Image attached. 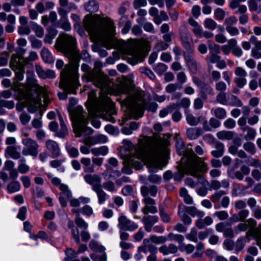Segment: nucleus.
<instances>
[{
  "instance_id": "f257e3e1",
  "label": "nucleus",
  "mask_w": 261,
  "mask_h": 261,
  "mask_svg": "<svg viewBox=\"0 0 261 261\" xmlns=\"http://www.w3.org/2000/svg\"><path fill=\"white\" fill-rule=\"evenodd\" d=\"M75 38L67 34H60L57 39L55 47L63 52L71 61L61 72V86L68 94H76L80 86L77 74L78 63L75 53Z\"/></svg>"
},
{
  "instance_id": "f03ea898",
  "label": "nucleus",
  "mask_w": 261,
  "mask_h": 261,
  "mask_svg": "<svg viewBox=\"0 0 261 261\" xmlns=\"http://www.w3.org/2000/svg\"><path fill=\"white\" fill-rule=\"evenodd\" d=\"M83 24L92 38L104 44L115 34L114 23L108 17L102 18L97 15H87L83 19Z\"/></svg>"
},
{
  "instance_id": "7ed1b4c3",
  "label": "nucleus",
  "mask_w": 261,
  "mask_h": 261,
  "mask_svg": "<svg viewBox=\"0 0 261 261\" xmlns=\"http://www.w3.org/2000/svg\"><path fill=\"white\" fill-rule=\"evenodd\" d=\"M134 87L133 79L127 77L120 85L119 90L121 93L128 94L122 101V105L126 107L130 116L135 119H138L143 116L144 101L140 94L132 93Z\"/></svg>"
},
{
  "instance_id": "20e7f679",
  "label": "nucleus",
  "mask_w": 261,
  "mask_h": 261,
  "mask_svg": "<svg viewBox=\"0 0 261 261\" xmlns=\"http://www.w3.org/2000/svg\"><path fill=\"white\" fill-rule=\"evenodd\" d=\"M100 89L101 92L98 99L96 98L95 91L92 90L88 93V101L90 106H88L87 109L89 115L91 117L102 116L106 113L108 107L111 103V99L106 94L111 92L112 83L109 89Z\"/></svg>"
},
{
  "instance_id": "39448f33",
  "label": "nucleus",
  "mask_w": 261,
  "mask_h": 261,
  "mask_svg": "<svg viewBox=\"0 0 261 261\" xmlns=\"http://www.w3.org/2000/svg\"><path fill=\"white\" fill-rule=\"evenodd\" d=\"M162 148L158 143H151L144 156L145 163L151 172L164 167L167 163L162 156Z\"/></svg>"
},
{
  "instance_id": "423d86ee",
  "label": "nucleus",
  "mask_w": 261,
  "mask_h": 261,
  "mask_svg": "<svg viewBox=\"0 0 261 261\" xmlns=\"http://www.w3.org/2000/svg\"><path fill=\"white\" fill-rule=\"evenodd\" d=\"M70 115L76 137H80L83 134L88 135L92 134V129L87 126L89 119L87 113L83 111L82 107L77 106L70 113Z\"/></svg>"
},
{
  "instance_id": "0eeeda50",
  "label": "nucleus",
  "mask_w": 261,
  "mask_h": 261,
  "mask_svg": "<svg viewBox=\"0 0 261 261\" xmlns=\"http://www.w3.org/2000/svg\"><path fill=\"white\" fill-rule=\"evenodd\" d=\"M179 35L181 44L186 49V52L184 54V58L191 72L195 74L197 71V64L192 57L194 49L190 44L189 40L190 34L186 25L183 24L180 27Z\"/></svg>"
},
{
  "instance_id": "6e6552de",
  "label": "nucleus",
  "mask_w": 261,
  "mask_h": 261,
  "mask_svg": "<svg viewBox=\"0 0 261 261\" xmlns=\"http://www.w3.org/2000/svg\"><path fill=\"white\" fill-rule=\"evenodd\" d=\"M81 69L83 71L87 72V80L92 82L95 86L104 90H108L110 88L111 83V80L108 75L104 74L100 69L96 68L90 71V67L86 64L82 65Z\"/></svg>"
},
{
  "instance_id": "1a4fd4ad",
  "label": "nucleus",
  "mask_w": 261,
  "mask_h": 261,
  "mask_svg": "<svg viewBox=\"0 0 261 261\" xmlns=\"http://www.w3.org/2000/svg\"><path fill=\"white\" fill-rule=\"evenodd\" d=\"M186 155L189 160L188 172L190 175L198 177L200 176L201 172L207 171V165L195 153L192 149H188L187 151Z\"/></svg>"
},
{
  "instance_id": "9d476101",
  "label": "nucleus",
  "mask_w": 261,
  "mask_h": 261,
  "mask_svg": "<svg viewBox=\"0 0 261 261\" xmlns=\"http://www.w3.org/2000/svg\"><path fill=\"white\" fill-rule=\"evenodd\" d=\"M122 53L126 56L127 62L132 65L141 61L140 52L136 40H129L123 49Z\"/></svg>"
},
{
  "instance_id": "9b49d317",
  "label": "nucleus",
  "mask_w": 261,
  "mask_h": 261,
  "mask_svg": "<svg viewBox=\"0 0 261 261\" xmlns=\"http://www.w3.org/2000/svg\"><path fill=\"white\" fill-rule=\"evenodd\" d=\"M22 144L24 146L22 150L23 155H31L35 157L37 156L39 152V145L35 140L30 138H25L22 139Z\"/></svg>"
},
{
  "instance_id": "f8f14e48",
  "label": "nucleus",
  "mask_w": 261,
  "mask_h": 261,
  "mask_svg": "<svg viewBox=\"0 0 261 261\" xmlns=\"http://www.w3.org/2000/svg\"><path fill=\"white\" fill-rule=\"evenodd\" d=\"M16 54L11 55L9 65L13 70H16L18 68L24 67L26 64H24V58L23 56L25 53V49L21 48H17L16 49Z\"/></svg>"
},
{
  "instance_id": "ddd939ff",
  "label": "nucleus",
  "mask_w": 261,
  "mask_h": 261,
  "mask_svg": "<svg viewBox=\"0 0 261 261\" xmlns=\"http://www.w3.org/2000/svg\"><path fill=\"white\" fill-rule=\"evenodd\" d=\"M76 9L77 7L76 5L71 3L67 8V10L60 9L59 11L58 14L60 16V18L58 22V25L64 30L69 31L71 29V24L68 19L67 14L72 10H76Z\"/></svg>"
},
{
  "instance_id": "4468645a",
  "label": "nucleus",
  "mask_w": 261,
  "mask_h": 261,
  "mask_svg": "<svg viewBox=\"0 0 261 261\" xmlns=\"http://www.w3.org/2000/svg\"><path fill=\"white\" fill-rule=\"evenodd\" d=\"M58 117L60 123V129L58 130V124L56 121H51L49 124V129L56 133V135L60 138H65L68 134V129L63 119L60 114H59Z\"/></svg>"
},
{
  "instance_id": "2eb2a0df",
  "label": "nucleus",
  "mask_w": 261,
  "mask_h": 261,
  "mask_svg": "<svg viewBox=\"0 0 261 261\" xmlns=\"http://www.w3.org/2000/svg\"><path fill=\"white\" fill-rule=\"evenodd\" d=\"M227 192L224 190L217 191L211 196V200L215 204L220 203L223 208H227L230 203V198L226 196Z\"/></svg>"
},
{
  "instance_id": "dca6fc26",
  "label": "nucleus",
  "mask_w": 261,
  "mask_h": 261,
  "mask_svg": "<svg viewBox=\"0 0 261 261\" xmlns=\"http://www.w3.org/2000/svg\"><path fill=\"white\" fill-rule=\"evenodd\" d=\"M118 228L122 230L134 231L138 228L137 223L128 219L125 216L121 214L118 219Z\"/></svg>"
},
{
  "instance_id": "f3484780",
  "label": "nucleus",
  "mask_w": 261,
  "mask_h": 261,
  "mask_svg": "<svg viewBox=\"0 0 261 261\" xmlns=\"http://www.w3.org/2000/svg\"><path fill=\"white\" fill-rule=\"evenodd\" d=\"M257 225V221L253 218H250L247 219L245 222H241L233 227L234 231L236 235L240 234L243 231H246L248 228L250 231L254 228Z\"/></svg>"
},
{
  "instance_id": "a211bd4d",
  "label": "nucleus",
  "mask_w": 261,
  "mask_h": 261,
  "mask_svg": "<svg viewBox=\"0 0 261 261\" xmlns=\"http://www.w3.org/2000/svg\"><path fill=\"white\" fill-rule=\"evenodd\" d=\"M60 190L61 192L59 195V201L62 206L65 207L67 205V200L72 197V193L68 186L65 184H62L60 186Z\"/></svg>"
},
{
  "instance_id": "6ab92c4d",
  "label": "nucleus",
  "mask_w": 261,
  "mask_h": 261,
  "mask_svg": "<svg viewBox=\"0 0 261 261\" xmlns=\"http://www.w3.org/2000/svg\"><path fill=\"white\" fill-rule=\"evenodd\" d=\"M143 202L145 203V206L141 209L142 213L147 215L148 213L154 214L158 213V209L155 206V200L152 198L143 199Z\"/></svg>"
},
{
  "instance_id": "aec40b11",
  "label": "nucleus",
  "mask_w": 261,
  "mask_h": 261,
  "mask_svg": "<svg viewBox=\"0 0 261 261\" xmlns=\"http://www.w3.org/2000/svg\"><path fill=\"white\" fill-rule=\"evenodd\" d=\"M85 181L89 185L92 186V190L94 188L101 186V177L96 174H86L84 176Z\"/></svg>"
},
{
  "instance_id": "412c9836",
  "label": "nucleus",
  "mask_w": 261,
  "mask_h": 261,
  "mask_svg": "<svg viewBox=\"0 0 261 261\" xmlns=\"http://www.w3.org/2000/svg\"><path fill=\"white\" fill-rule=\"evenodd\" d=\"M158 220L159 218L156 216L147 215L142 218L144 229L147 232H150L152 230L153 226L158 222Z\"/></svg>"
},
{
  "instance_id": "4be33fe9",
  "label": "nucleus",
  "mask_w": 261,
  "mask_h": 261,
  "mask_svg": "<svg viewBox=\"0 0 261 261\" xmlns=\"http://www.w3.org/2000/svg\"><path fill=\"white\" fill-rule=\"evenodd\" d=\"M15 163L11 160H7L5 162L3 168V171H8L9 172L10 177L15 180L18 176V173L16 169L14 168Z\"/></svg>"
},
{
  "instance_id": "5701e85b",
  "label": "nucleus",
  "mask_w": 261,
  "mask_h": 261,
  "mask_svg": "<svg viewBox=\"0 0 261 261\" xmlns=\"http://www.w3.org/2000/svg\"><path fill=\"white\" fill-rule=\"evenodd\" d=\"M122 143L124 149L129 152L128 153H125V155L126 156V158L135 155H136L137 158L140 157V153L138 152L137 148L134 147V145L130 141L127 140H124Z\"/></svg>"
},
{
  "instance_id": "b1692460",
  "label": "nucleus",
  "mask_w": 261,
  "mask_h": 261,
  "mask_svg": "<svg viewBox=\"0 0 261 261\" xmlns=\"http://www.w3.org/2000/svg\"><path fill=\"white\" fill-rule=\"evenodd\" d=\"M35 69L37 74L41 79H54L56 76V74L54 70L48 69L45 71L39 65H35Z\"/></svg>"
},
{
  "instance_id": "393cba45",
  "label": "nucleus",
  "mask_w": 261,
  "mask_h": 261,
  "mask_svg": "<svg viewBox=\"0 0 261 261\" xmlns=\"http://www.w3.org/2000/svg\"><path fill=\"white\" fill-rule=\"evenodd\" d=\"M252 236L256 241V245L261 249V223L252 229V231H247L246 232V238Z\"/></svg>"
},
{
  "instance_id": "a878e982",
  "label": "nucleus",
  "mask_w": 261,
  "mask_h": 261,
  "mask_svg": "<svg viewBox=\"0 0 261 261\" xmlns=\"http://www.w3.org/2000/svg\"><path fill=\"white\" fill-rule=\"evenodd\" d=\"M47 149L51 152L53 158H56L60 154L58 144L51 140H48L45 143Z\"/></svg>"
},
{
  "instance_id": "bb28decb",
  "label": "nucleus",
  "mask_w": 261,
  "mask_h": 261,
  "mask_svg": "<svg viewBox=\"0 0 261 261\" xmlns=\"http://www.w3.org/2000/svg\"><path fill=\"white\" fill-rule=\"evenodd\" d=\"M158 191L157 188L154 186H143L141 188V194L143 196V199L151 198L149 195L151 196H155Z\"/></svg>"
},
{
  "instance_id": "cd10ccee",
  "label": "nucleus",
  "mask_w": 261,
  "mask_h": 261,
  "mask_svg": "<svg viewBox=\"0 0 261 261\" xmlns=\"http://www.w3.org/2000/svg\"><path fill=\"white\" fill-rule=\"evenodd\" d=\"M188 22L189 24L192 27V31L195 36L201 37L202 31L203 30L201 25H200L197 21L195 20L193 18L190 17L188 19Z\"/></svg>"
},
{
  "instance_id": "c85d7f7f",
  "label": "nucleus",
  "mask_w": 261,
  "mask_h": 261,
  "mask_svg": "<svg viewBox=\"0 0 261 261\" xmlns=\"http://www.w3.org/2000/svg\"><path fill=\"white\" fill-rule=\"evenodd\" d=\"M5 156L7 158H11L14 160H20L22 156H21L20 152L17 150L14 146H10L7 147L5 151Z\"/></svg>"
},
{
  "instance_id": "c756f323",
  "label": "nucleus",
  "mask_w": 261,
  "mask_h": 261,
  "mask_svg": "<svg viewBox=\"0 0 261 261\" xmlns=\"http://www.w3.org/2000/svg\"><path fill=\"white\" fill-rule=\"evenodd\" d=\"M107 138L103 135H96L86 141V144L90 146L97 143H104L107 141Z\"/></svg>"
},
{
  "instance_id": "7c9ffc66",
  "label": "nucleus",
  "mask_w": 261,
  "mask_h": 261,
  "mask_svg": "<svg viewBox=\"0 0 261 261\" xmlns=\"http://www.w3.org/2000/svg\"><path fill=\"white\" fill-rule=\"evenodd\" d=\"M199 90L200 96L203 99H206L208 95H214L212 86L205 83L199 88Z\"/></svg>"
},
{
  "instance_id": "2f4dec72",
  "label": "nucleus",
  "mask_w": 261,
  "mask_h": 261,
  "mask_svg": "<svg viewBox=\"0 0 261 261\" xmlns=\"http://www.w3.org/2000/svg\"><path fill=\"white\" fill-rule=\"evenodd\" d=\"M203 134V130L199 127L189 128L187 130V136L191 140H195Z\"/></svg>"
},
{
  "instance_id": "473e14b6",
  "label": "nucleus",
  "mask_w": 261,
  "mask_h": 261,
  "mask_svg": "<svg viewBox=\"0 0 261 261\" xmlns=\"http://www.w3.org/2000/svg\"><path fill=\"white\" fill-rule=\"evenodd\" d=\"M201 218H200L195 222V225L199 229H203L213 223V220L210 216H206L204 219Z\"/></svg>"
},
{
  "instance_id": "72a5a7b5",
  "label": "nucleus",
  "mask_w": 261,
  "mask_h": 261,
  "mask_svg": "<svg viewBox=\"0 0 261 261\" xmlns=\"http://www.w3.org/2000/svg\"><path fill=\"white\" fill-rule=\"evenodd\" d=\"M182 207L192 217L197 216L199 218H202L205 215L203 211H200L194 206H182Z\"/></svg>"
},
{
  "instance_id": "f704fd0d",
  "label": "nucleus",
  "mask_w": 261,
  "mask_h": 261,
  "mask_svg": "<svg viewBox=\"0 0 261 261\" xmlns=\"http://www.w3.org/2000/svg\"><path fill=\"white\" fill-rule=\"evenodd\" d=\"M215 150L211 151L212 155L215 158L221 157L224 152V146L223 143L219 142H216L214 143Z\"/></svg>"
},
{
  "instance_id": "c9c22d12",
  "label": "nucleus",
  "mask_w": 261,
  "mask_h": 261,
  "mask_svg": "<svg viewBox=\"0 0 261 261\" xmlns=\"http://www.w3.org/2000/svg\"><path fill=\"white\" fill-rule=\"evenodd\" d=\"M93 191L96 193L98 204H101L105 203L107 199L108 195L103 190L102 186H100L99 187L94 188Z\"/></svg>"
},
{
  "instance_id": "e433bc0d",
  "label": "nucleus",
  "mask_w": 261,
  "mask_h": 261,
  "mask_svg": "<svg viewBox=\"0 0 261 261\" xmlns=\"http://www.w3.org/2000/svg\"><path fill=\"white\" fill-rule=\"evenodd\" d=\"M189 164V160H188L187 164L184 167H179L177 171L173 175V178L176 181H180L184 177V174H190L188 172L187 167Z\"/></svg>"
},
{
  "instance_id": "4c0bfd02",
  "label": "nucleus",
  "mask_w": 261,
  "mask_h": 261,
  "mask_svg": "<svg viewBox=\"0 0 261 261\" xmlns=\"http://www.w3.org/2000/svg\"><path fill=\"white\" fill-rule=\"evenodd\" d=\"M177 250L178 248L177 246L173 244H170L168 246L163 245L159 248V251L164 255L175 253Z\"/></svg>"
},
{
  "instance_id": "58836bf2",
  "label": "nucleus",
  "mask_w": 261,
  "mask_h": 261,
  "mask_svg": "<svg viewBox=\"0 0 261 261\" xmlns=\"http://www.w3.org/2000/svg\"><path fill=\"white\" fill-rule=\"evenodd\" d=\"M88 197L81 196L79 198H72L69 201L70 205L72 207H79L81 203L86 204L90 202Z\"/></svg>"
},
{
  "instance_id": "ea45409f",
  "label": "nucleus",
  "mask_w": 261,
  "mask_h": 261,
  "mask_svg": "<svg viewBox=\"0 0 261 261\" xmlns=\"http://www.w3.org/2000/svg\"><path fill=\"white\" fill-rule=\"evenodd\" d=\"M41 56L44 62L47 63H53L54 58L50 52L45 47H43L41 51Z\"/></svg>"
},
{
  "instance_id": "a19ab883",
  "label": "nucleus",
  "mask_w": 261,
  "mask_h": 261,
  "mask_svg": "<svg viewBox=\"0 0 261 261\" xmlns=\"http://www.w3.org/2000/svg\"><path fill=\"white\" fill-rule=\"evenodd\" d=\"M81 163L84 165V171L86 173H93L94 171V166L91 164V160L88 158H83L81 159Z\"/></svg>"
},
{
  "instance_id": "79ce46f5",
  "label": "nucleus",
  "mask_w": 261,
  "mask_h": 261,
  "mask_svg": "<svg viewBox=\"0 0 261 261\" xmlns=\"http://www.w3.org/2000/svg\"><path fill=\"white\" fill-rule=\"evenodd\" d=\"M178 213L181 221L185 225H189L191 224V218L187 215L188 213L186 212L185 210L182 207V206L179 207Z\"/></svg>"
},
{
  "instance_id": "37998d69",
  "label": "nucleus",
  "mask_w": 261,
  "mask_h": 261,
  "mask_svg": "<svg viewBox=\"0 0 261 261\" xmlns=\"http://www.w3.org/2000/svg\"><path fill=\"white\" fill-rule=\"evenodd\" d=\"M30 170V167L26 164V160L24 157L20 158L18 161V166L17 167L18 173L25 174Z\"/></svg>"
},
{
  "instance_id": "c03bdc74",
  "label": "nucleus",
  "mask_w": 261,
  "mask_h": 261,
  "mask_svg": "<svg viewBox=\"0 0 261 261\" xmlns=\"http://www.w3.org/2000/svg\"><path fill=\"white\" fill-rule=\"evenodd\" d=\"M85 9L87 12L94 13L98 10L99 5L95 1L91 0L85 5Z\"/></svg>"
},
{
  "instance_id": "a18cd8bd",
  "label": "nucleus",
  "mask_w": 261,
  "mask_h": 261,
  "mask_svg": "<svg viewBox=\"0 0 261 261\" xmlns=\"http://www.w3.org/2000/svg\"><path fill=\"white\" fill-rule=\"evenodd\" d=\"M227 105L233 107H242L243 103L241 100L236 95L231 94L228 97Z\"/></svg>"
},
{
  "instance_id": "49530a36",
  "label": "nucleus",
  "mask_w": 261,
  "mask_h": 261,
  "mask_svg": "<svg viewBox=\"0 0 261 261\" xmlns=\"http://www.w3.org/2000/svg\"><path fill=\"white\" fill-rule=\"evenodd\" d=\"M249 238H246V236L244 237H239L234 243L235 250L237 252L242 251L245 247L246 243V239Z\"/></svg>"
},
{
  "instance_id": "de8ad7c7",
  "label": "nucleus",
  "mask_w": 261,
  "mask_h": 261,
  "mask_svg": "<svg viewBox=\"0 0 261 261\" xmlns=\"http://www.w3.org/2000/svg\"><path fill=\"white\" fill-rule=\"evenodd\" d=\"M251 56L255 59H261V41H256L251 49Z\"/></svg>"
},
{
  "instance_id": "09e8293b",
  "label": "nucleus",
  "mask_w": 261,
  "mask_h": 261,
  "mask_svg": "<svg viewBox=\"0 0 261 261\" xmlns=\"http://www.w3.org/2000/svg\"><path fill=\"white\" fill-rule=\"evenodd\" d=\"M89 246L90 248L94 252H103L105 250V248L95 240H91L89 243Z\"/></svg>"
},
{
  "instance_id": "8fccbe9b",
  "label": "nucleus",
  "mask_w": 261,
  "mask_h": 261,
  "mask_svg": "<svg viewBox=\"0 0 261 261\" xmlns=\"http://www.w3.org/2000/svg\"><path fill=\"white\" fill-rule=\"evenodd\" d=\"M30 24L36 35L39 38H42L44 35L43 29L34 21H31Z\"/></svg>"
},
{
  "instance_id": "3c124183",
  "label": "nucleus",
  "mask_w": 261,
  "mask_h": 261,
  "mask_svg": "<svg viewBox=\"0 0 261 261\" xmlns=\"http://www.w3.org/2000/svg\"><path fill=\"white\" fill-rule=\"evenodd\" d=\"M91 151L95 156L105 155L108 152V148L106 146L95 147L92 148Z\"/></svg>"
},
{
  "instance_id": "603ef678",
  "label": "nucleus",
  "mask_w": 261,
  "mask_h": 261,
  "mask_svg": "<svg viewBox=\"0 0 261 261\" xmlns=\"http://www.w3.org/2000/svg\"><path fill=\"white\" fill-rule=\"evenodd\" d=\"M20 187V183L18 181L14 180L8 185L7 190L9 193H13L19 191Z\"/></svg>"
},
{
  "instance_id": "864d4df0",
  "label": "nucleus",
  "mask_w": 261,
  "mask_h": 261,
  "mask_svg": "<svg viewBox=\"0 0 261 261\" xmlns=\"http://www.w3.org/2000/svg\"><path fill=\"white\" fill-rule=\"evenodd\" d=\"M202 119L203 116H202L196 118L191 114H187L186 116V120L188 123L192 126L197 125L199 122H200V120H202Z\"/></svg>"
},
{
  "instance_id": "5fc2aeb1",
  "label": "nucleus",
  "mask_w": 261,
  "mask_h": 261,
  "mask_svg": "<svg viewBox=\"0 0 261 261\" xmlns=\"http://www.w3.org/2000/svg\"><path fill=\"white\" fill-rule=\"evenodd\" d=\"M217 137L221 140H231L233 137V133L231 131H220L217 133Z\"/></svg>"
},
{
  "instance_id": "6e6d98bb",
  "label": "nucleus",
  "mask_w": 261,
  "mask_h": 261,
  "mask_svg": "<svg viewBox=\"0 0 261 261\" xmlns=\"http://www.w3.org/2000/svg\"><path fill=\"white\" fill-rule=\"evenodd\" d=\"M133 157H136L138 160L140 159L141 155L139 158H137L136 155L131 156L130 157H128L126 158V160L128 162V164L130 165L133 167H134L136 170H140L142 167V165L139 161H134L132 159Z\"/></svg>"
},
{
  "instance_id": "4d7b16f0",
  "label": "nucleus",
  "mask_w": 261,
  "mask_h": 261,
  "mask_svg": "<svg viewBox=\"0 0 261 261\" xmlns=\"http://www.w3.org/2000/svg\"><path fill=\"white\" fill-rule=\"evenodd\" d=\"M212 112H213V114L218 119H223L226 117V111L224 108H217L213 109Z\"/></svg>"
},
{
  "instance_id": "13d9d810",
  "label": "nucleus",
  "mask_w": 261,
  "mask_h": 261,
  "mask_svg": "<svg viewBox=\"0 0 261 261\" xmlns=\"http://www.w3.org/2000/svg\"><path fill=\"white\" fill-rule=\"evenodd\" d=\"M204 26L206 29L211 30H214L217 28V23L213 19L210 18H206L203 22Z\"/></svg>"
},
{
  "instance_id": "bf43d9fd",
  "label": "nucleus",
  "mask_w": 261,
  "mask_h": 261,
  "mask_svg": "<svg viewBox=\"0 0 261 261\" xmlns=\"http://www.w3.org/2000/svg\"><path fill=\"white\" fill-rule=\"evenodd\" d=\"M221 59V57L218 54H210L206 60L208 64V68L211 70L212 68V66L210 64L217 63Z\"/></svg>"
},
{
  "instance_id": "052dcab7",
  "label": "nucleus",
  "mask_w": 261,
  "mask_h": 261,
  "mask_svg": "<svg viewBox=\"0 0 261 261\" xmlns=\"http://www.w3.org/2000/svg\"><path fill=\"white\" fill-rule=\"evenodd\" d=\"M66 257L64 258L65 261L70 259H75L78 256V252L72 248H68L65 252Z\"/></svg>"
},
{
  "instance_id": "680f3d73",
  "label": "nucleus",
  "mask_w": 261,
  "mask_h": 261,
  "mask_svg": "<svg viewBox=\"0 0 261 261\" xmlns=\"http://www.w3.org/2000/svg\"><path fill=\"white\" fill-rule=\"evenodd\" d=\"M243 148L251 154H254L256 152V148L253 143L248 142H245L243 144Z\"/></svg>"
},
{
  "instance_id": "e2e57ef3",
  "label": "nucleus",
  "mask_w": 261,
  "mask_h": 261,
  "mask_svg": "<svg viewBox=\"0 0 261 261\" xmlns=\"http://www.w3.org/2000/svg\"><path fill=\"white\" fill-rule=\"evenodd\" d=\"M143 243L151 254H155L157 252V248L150 243L148 239H144Z\"/></svg>"
},
{
  "instance_id": "0e129e2a",
  "label": "nucleus",
  "mask_w": 261,
  "mask_h": 261,
  "mask_svg": "<svg viewBox=\"0 0 261 261\" xmlns=\"http://www.w3.org/2000/svg\"><path fill=\"white\" fill-rule=\"evenodd\" d=\"M225 15V11L222 8H217L214 11V17L217 20H222Z\"/></svg>"
},
{
  "instance_id": "69168bd1",
  "label": "nucleus",
  "mask_w": 261,
  "mask_h": 261,
  "mask_svg": "<svg viewBox=\"0 0 261 261\" xmlns=\"http://www.w3.org/2000/svg\"><path fill=\"white\" fill-rule=\"evenodd\" d=\"M169 47V44L163 41H160L155 44L153 49L155 51L159 52L167 49Z\"/></svg>"
},
{
  "instance_id": "338daca9",
  "label": "nucleus",
  "mask_w": 261,
  "mask_h": 261,
  "mask_svg": "<svg viewBox=\"0 0 261 261\" xmlns=\"http://www.w3.org/2000/svg\"><path fill=\"white\" fill-rule=\"evenodd\" d=\"M216 100L222 105H227L226 93L225 92H219L216 96Z\"/></svg>"
},
{
  "instance_id": "774afa93",
  "label": "nucleus",
  "mask_w": 261,
  "mask_h": 261,
  "mask_svg": "<svg viewBox=\"0 0 261 261\" xmlns=\"http://www.w3.org/2000/svg\"><path fill=\"white\" fill-rule=\"evenodd\" d=\"M148 239L150 240V242L157 244L164 243L167 240V239L164 236L158 237L155 235L151 236Z\"/></svg>"
}]
</instances>
